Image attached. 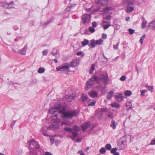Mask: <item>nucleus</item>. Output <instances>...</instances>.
<instances>
[{"label": "nucleus", "instance_id": "obj_27", "mask_svg": "<svg viewBox=\"0 0 155 155\" xmlns=\"http://www.w3.org/2000/svg\"><path fill=\"white\" fill-rule=\"evenodd\" d=\"M113 92L112 91H109L107 94V97L108 99H110L112 97L113 95Z\"/></svg>", "mask_w": 155, "mask_h": 155}, {"label": "nucleus", "instance_id": "obj_47", "mask_svg": "<svg viewBox=\"0 0 155 155\" xmlns=\"http://www.w3.org/2000/svg\"><path fill=\"white\" fill-rule=\"evenodd\" d=\"M126 79V77L125 75L122 76L120 78V80L122 81H124Z\"/></svg>", "mask_w": 155, "mask_h": 155}, {"label": "nucleus", "instance_id": "obj_49", "mask_svg": "<svg viewBox=\"0 0 155 155\" xmlns=\"http://www.w3.org/2000/svg\"><path fill=\"white\" fill-rule=\"evenodd\" d=\"M6 2H0V6L4 7L5 8V4Z\"/></svg>", "mask_w": 155, "mask_h": 155}, {"label": "nucleus", "instance_id": "obj_61", "mask_svg": "<svg viewBox=\"0 0 155 155\" xmlns=\"http://www.w3.org/2000/svg\"><path fill=\"white\" fill-rule=\"evenodd\" d=\"M13 28L15 30H17L18 28V26L16 25H15L13 26Z\"/></svg>", "mask_w": 155, "mask_h": 155}, {"label": "nucleus", "instance_id": "obj_10", "mask_svg": "<svg viewBox=\"0 0 155 155\" xmlns=\"http://www.w3.org/2000/svg\"><path fill=\"white\" fill-rule=\"evenodd\" d=\"M88 94L91 98H95L98 97L97 93L95 91H91L88 93Z\"/></svg>", "mask_w": 155, "mask_h": 155}, {"label": "nucleus", "instance_id": "obj_58", "mask_svg": "<svg viewBox=\"0 0 155 155\" xmlns=\"http://www.w3.org/2000/svg\"><path fill=\"white\" fill-rule=\"evenodd\" d=\"M120 26L119 25L116 24L115 25V28L116 29H118L120 28Z\"/></svg>", "mask_w": 155, "mask_h": 155}, {"label": "nucleus", "instance_id": "obj_1", "mask_svg": "<svg viewBox=\"0 0 155 155\" xmlns=\"http://www.w3.org/2000/svg\"><path fill=\"white\" fill-rule=\"evenodd\" d=\"M63 115L64 118L71 119L76 116V113L75 110H68L63 112Z\"/></svg>", "mask_w": 155, "mask_h": 155}, {"label": "nucleus", "instance_id": "obj_26", "mask_svg": "<svg viewBox=\"0 0 155 155\" xmlns=\"http://www.w3.org/2000/svg\"><path fill=\"white\" fill-rule=\"evenodd\" d=\"M40 154H41V153H39L38 152H36V153H35V151H34V150H30V155H40Z\"/></svg>", "mask_w": 155, "mask_h": 155}, {"label": "nucleus", "instance_id": "obj_43", "mask_svg": "<svg viewBox=\"0 0 155 155\" xmlns=\"http://www.w3.org/2000/svg\"><path fill=\"white\" fill-rule=\"evenodd\" d=\"M128 31L129 32L130 34L131 35L134 33L135 31L132 28H129L128 29Z\"/></svg>", "mask_w": 155, "mask_h": 155}, {"label": "nucleus", "instance_id": "obj_40", "mask_svg": "<svg viewBox=\"0 0 155 155\" xmlns=\"http://www.w3.org/2000/svg\"><path fill=\"white\" fill-rule=\"evenodd\" d=\"M64 130L65 131H67L68 132H72L73 131L71 128L68 127L65 128Z\"/></svg>", "mask_w": 155, "mask_h": 155}, {"label": "nucleus", "instance_id": "obj_11", "mask_svg": "<svg viewBox=\"0 0 155 155\" xmlns=\"http://www.w3.org/2000/svg\"><path fill=\"white\" fill-rule=\"evenodd\" d=\"M27 48V47L25 45L23 48L19 50L18 51V53L21 55H25L26 54Z\"/></svg>", "mask_w": 155, "mask_h": 155}, {"label": "nucleus", "instance_id": "obj_50", "mask_svg": "<svg viewBox=\"0 0 155 155\" xmlns=\"http://www.w3.org/2000/svg\"><path fill=\"white\" fill-rule=\"evenodd\" d=\"M107 117L112 119H113L114 117L113 114V113H111L107 115Z\"/></svg>", "mask_w": 155, "mask_h": 155}, {"label": "nucleus", "instance_id": "obj_38", "mask_svg": "<svg viewBox=\"0 0 155 155\" xmlns=\"http://www.w3.org/2000/svg\"><path fill=\"white\" fill-rule=\"evenodd\" d=\"M145 87L148 89L150 91H151V92L152 91V90H153V87L152 86H149L148 85H146V86H145Z\"/></svg>", "mask_w": 155, "mask_h": 155}, {"label": "nucleus", "instance_id": "obj_52", "mask_svg": "<svg viewBox=\"0 0 155 155\" xmlns=\"http://www.w3.org/2000/svg\"><path fill=\"white\" fill-rule=\"evenodd\" d=\"M47 53H48L47 50L46 49L45 50H44L42 51L43 55H46L47 54Z\"/></svg>", "mask_w": 155, "mask_h": 155}, {"label": "nucleus", "instance_id": "obj_2", "mask_svg": "<svg viewBox=\"0 0 155 155\" xmlns=\"http://www.w3.org/2000/svg\"><path fill=\"white\" fill-rule=\"evenodd\" d=\"M61 107L60 104H56L54 107H52L51 109L49 110V112L51 113L53 116H55L57 117L58 115V112L56 110H59L60 109Z\"/></svg>", "mask_w": 155, "mask_h": 155}, {"label": "nucleus", "instance_id": "obj_33", "mask_svg": "<svg viewBox=\"0 0 155 155\" xmlns=\"http://www.w3.org/2000/svg\"><path fill=\"white\" fill-rule=\"evenodd\" d=\"M45 70V69L44 68H41L38 69V72L39 73H42L44 72Z\"/></svg>", "mask_w": 155, "mask_h": 155}, {"label": "nucleus", "instance_id": "obj_13", "mask_svg": "<svg viewBox=\"0 0 155 155\" xmlns=\"http://www.w3.org/2000/svg\"><path fill=\"white\" fill-rule=\"evenodd\" d=\"M96 41L94 39H92L90 41V43L88 46L90 48H94L96 46Z\"/></svg>", "mask_w": 155, "mask_h": 155}, {"label": "nucleus", "instance_id": "obj_54", "mask_svg": "<svg viewBox=\"0 0 155 155\" xmlns=\"http://www.w3.org/2000/svg\"><path fill=\"white\" fill-rule=\"evenodd\" d=\"M150 144L152 145L155 144V138L151 141Z\"/></svg>", "mask_w": 155, "mask_h": 155}, {"label": "nucleus", "instance_id": "obj_7", "mask_svg": "<svg viewBox=\"0 0 155 155\" xmlns=\"http://www.w3.org/2000/svg\"><path fill=\"white\" fill-rule=\"evenodd\" d=\"M99 79H100L104 82V84L107 85L109 84L108 79L109 78L107 74H102L100 76Z\"/></svg>", "mask_w": 155, "mask_h": 155}, {"label": "nucleus", "instance_id": "obj_55", "mask_svg": "<svg viewBox=\"0 0 155 155\" xmlns=\"http://www.w3.org/2000/svg\"><path fill=\"white\" fill-rule=\"evenodd\" d=\"M92 25L93 27H95L97 25V23L96 22L94 21L92 23Z\"/></svg>", "mask_w": 155, "mask_h": 155}, {"label": "nucleus", "instance_id": "obj_5", "mask_svg": "<svg viewBox=\"0 0 155 155\" xmlns=\"http://www.w3.org/2000/svg\"><path fill=\"white\" fill-rule=\"evenodd\" d=\"M56 69L57 71H68L69 69V64L67 63H65L62 65L57 67Z\"/></svg>", "mask_w": 155, "mask_h": 155}, {"label": "nucleus", "instance_id": "obj_57", "mask_svg": "<svg viewBox=\"0 0 155 155\" xmlns=\"http://www.w3.org/2000/svg\"><path fill=\"white\" fill-rule=\"evenodd\" d=\"M147 91L146 90H143L141 92V94L142 96H143L145 95V93Z\"/></svg>", "mask_w": 155, "mask_h": 155}, {"label": "nucleus", "instance_id": "obj_6", "mask_svg": "<svg viewBox=\"0 0 155 155\" xmlns=\"http://www.w3.org/2000/svg\"><path fill=\"white\" fill-rule=\"evenodd\" d=\"M91 19V15L90 14H85L83 15L82 21L83 23L85 24L90 22Z\"/></svg>", "mask_w": 155, "mask_h": 155}, {"label": "nucleus", "instance_id": "obj_19", "mask_svg": "<svg viewBox=\"0 0 155 155\" xmlns=\"http://www.w3.org/2000/svg\"><path fill=\"white\" fill-rule=\"evenodd\" d=\"M117 124V123H116L114 120H112L111 122L110 126L112 127L113 129H114L116 128V126Z\"/></svg>", "mask_w": 155, "mask_h": 155}, {"label": "nucleus", "instance_id": "obj_20", "mask_svg": "<svg viewBox=\"0 0 155 155\" xmlns=\"http://www.w3.org/2000/svg\"><path fill=\"white\" fill-rule=\"evenodd\" d=\"M147 23V21L143 17L142 18V24L141 27L144 29L146 27V25Z\"/></svg>", "mask_w": 155, "mask_h": 155}, {"label": "nucleus", "instance_id": "obj_28", "mask_svg": "<svg viewBox=\"0 0 155 155\" xmlns=\"http://www.w3.org/2000/svg\"><path fill=\"white\" fill-rule=\"evenodd\" d=\"M73 129L74 130L76 131L77 132H78L80 130V127L76 125H74L73 127Z\"/></svg>", "mask_w": 155, "mask_h": 155}, {"label": "nucleus", "instance_id": "obj_9", "mask_svg": "<svg viewBox=\"0 0 155 155\" xmlns=\"http://www.w3.org/2000/svg\"><path fill=\"white\" fill-rule=\"evenodd\" d=\"M90 125V122L88 121L84 123L81 126V127L82 130L84 131L89 127Z\"/></svg>", "mask_w": 155, "mask_h": 155}, {"label": "nucleus", "instance_id": "obj_48", "mask_svg": "<svg viewBox=\"0 0 155 155\" xmlns=\"http://www.w3.org/2000/svg\"><path fill=\"white\" fill-rule=\"evenodd\" d=\"M111 16L110 15H107L104 19H106L107 20H110V19Z\"/></svg>", "mask_w": 155, "mask_h": 155}, {"label": "nucleus", "instance_id": "obj_4", "mask_svg": "<svg viewBox=\"0 0 155 155\" xmlns=\"http://www.w3.org/2000/svg\"><path fill=\"white\" fill-rule=\"evenodd\" d=\"M29 144L30 148L34 150L35 149H38L39 148V145L38 142L33 139L29 141Z\"/></svg>", "mask_w": 155, "mask_h": 155}, {"label": "nucleus", "instance_id": "obj_22", "mask_svg": "<svg viewBox=\"0 0 155 155\" xmlns=\"http://www.w3.org/2000/svg\"><path fill=\"white\" fill-rule=\"evenodd\" d=\"M149 25L151 28H155V19L150 23Z\"/></svg>", "mask_w": 155, "mask_h": 155}, {"label": "nucleus", "instance_id": "obj_30", "mask_svg": "<svg viewBox=\"0 0 155 155\" xmlns=\"http://www.w3.org/2000/svg\"><path fill=\"white\" fill-rule=\"evenodd\" d=\"M95 65L94 64H93L91 66V68L89 71V74H91L93 73V71L94 70Z\"/></svg>", "mask_w": 155, "mask_h": 155}, {"label": "nucleus", "instance_id": "obj_46", "mask_svg": "<svg viewBox=\"0 0 155 155\" xmlns=\"http://www.w3.org/2000/svg\"><path fill=\"white\" fill-rule=\"evenodd\" d=\"M52 20V19H51L50 20L48 21L47 22L43 24V26H46L47 25H48V24H49L51 22V21Z\"/></svg>", "mask_w": 155, "mask_h": 155}, {"label": "nucleus", "instance_id": "obj_53", "mask_svg": "<svg viewBox=\"0 0 155 155\" xmlns=\"http://www.w3.org/2000/svg\"><path fill=\"white\" fill-rule=\"evenodd\" d=\"M76 5V4H70L68 6L70 8H71L72 7H74Z\"/></svg>", "mask_w": 155, "mask_h": 155}, {"label": "nucleus", "instance_id": "obj_25", "mask_svg": "<svg viewBox=\"0 0 155 155\" xmlns=\"http://www.w3.org/2000/svg\"><path fill=\"white\" fill-rule=\"evenodd\" d=\"M126 10L127 12L130 13L134 10V8L133 6L127 7Z\"/></svg>", "mask_w": 155, "mask_h": 155}, {"label": "nucleus", "instance_id": "obj_59", "mask_svg": "<svg viewBox=\"0 0 155 155\" xmlns=\"http://www.w3.org/2000/svg\"><path fill=\"white\" fill-rule=\"evenodd\" d=\"M107 35L106 34L103 33L102 35V38L104 39H106L107 38Z\"/></svg>", "mask_w": 155, "mask_h": 155}, {"label": "nucleus", "instance_id": "obj_41", "mask_svg": "<svg viewBox=\"0 0 155 155\" xmlns=\"http://www.w3.org/2000/svg\"><path fill=\"white\" fill-rule=\"evenodd\" d=\"M88 29L91 33H93L95 31V29L93 27H89Z\"/></svg>", "mask_w": 155, "mask_h": 155}, {"label": "nucleus", "instance_id": "obj_45", "mask_svg": "<svg viewBox=\"0 0 155 155\" xmlns=\"http://www.w3.org/2000/svg\"><path fill=\"white\" fill-rule=\"evenodd\" d=\"M119 45V42L117 43L116 45H113V48L114 50H116L118 48V46Z\"/></svg>", "mask_w": 155, "mask_h": 155}, {"label": "nucleus", "instance_id": "obj_23", "mask_svg": "<svg viewBox=\"0 0 155 155\" xmlns=\"http://www.w3.org/2000/svg\"><path fill=\"white\" fill-rule=\"evenodd\" d=\"M89 41L85 39H84V41L82 42L81 45L83 46H85L88 44Z\"/></svg>", "mask_w": 155, "mask_h": 155}, {"label": "nucleus", "instance_id": "obj_60", "mask_svg": "<svg viewBox=\"0 0 155 155\" xmlns=\"http://www.w3.org/2000/svg\"><path fill=\"white\" fill-rule=\"evenodd\" d=\"M61 124L62 126H63L64 125H67L68 124V123L67 122H65V121H64V122H62L61 123Z\"/></svg>", "mask_w": 155, "mask_h": 155}, {"label": "nucleus", "instance_id": "obj_51", "mask_svg": "<svg viewBox=\"0 0 155 155\" xmlns=\"http://www.w3.org/2000/svg\"><path fill=\"white\" fill-rule=\"evenodd\" d=\"M16 122V120H13L12 122V123L10 125V127H11V128H13V127L14 126V125L15 124Z\"/></svg>", "mask_w": 155, "mask_h": 155}, {"label": "nucleus", "instance_id": "obj_35", "mask_svg": "<svg viewBox=\"0 0 155 155\" xmlns=\"http://www.w3.org/2000/svg\"><path fill=\"white\" fill-rule=\"evenodd\" d=\"M107 111V108H102L100 109V111L102 112L101 113L100 116L101 117L102 116L103 112H105Z\"/></svg>", "mask_w": 155, "mask_h": 155}, {"label": "nucleus", "instance_id": "obj_39", "mask_svg": "<svg viewBox=\"0 0 155 155\" xmlns=\"http://www.w3.org/2000/svg\"><path fill=\"white\" fill-rule=\"evenodd\" d=\"M105 148L108 150H110L111 149V147L110 143H108L106 145Z\"/></svg>", "mask_w": 155, "mask_h": 155}, {"label": "nucleus", "instance_id": "obj_16", "mask_svg": "<svg viewBox=\"0 0 155 155\" xmlns=\"http://www.w3.org/2000/svg\"><path fill=\"white\" fill-rule=\"evenodd\" d=\"M71 133L72 135L70 136V137L71 138L72 140H74L75 138L78 137V134L77 132H74L73 131Z\"/></svg>", "mask_w": 155, "mask_h": 155}, {"label": "nucleus", "instance_id": "obj_37", "mask_svg": "<svg viewBox=\"0 0 155 155\" xmlns=\"http://www.w3.org/2000/svg\"><path fill=\"white\" fill-rule=\"evenodd\" d=\"M145 35H143L140 38V43L142 44H143V41L145 38Z\"/></svg>", "mask_w": 155, "mask_h": 155}, {"label": "nucleus", "instance_id": "obj_24", "mask_svg": "<svg viewBox=\"0 0 155 155\" xmlns=\"http://www.w3.org/2000/svg\"><path fill=\"white\" fill-rule=\"evenodd\" d=\"M96 103L95 101H88L87 102V104L88 106H94Z\"/></svg>", "mask_w": 155, "mask_h": 155}, {"label": "nucleus", "instance_id": "obj_64", "mask_svg": "<svg viewBox=\"0 0 155 155\" xmlns=\"http://www.w3.org/2000/svg\"><path fill=\"white\" fill-rule=\"evenodd\" d=\"M45 155H52L51 153L48 152H46L45 153Z\"/></svg>", "mask_w": 155, "mask_h": 155}, {"label": "nucleus", "instance_id": "obj_56", "mask_svg": "<svg viewBox=\"0 0 155 155\" xmlns=\"http://www.w3.org/2000/svg\"><path fill=\"white\" fill-rule=\"evenodd\" d=\"M78 154H80V155H85L84 154L83 152L81 150H79V151H78Z\"/></svg>", "mask_w": 155, "mask_h": 155}, {"label": "nucleus", "instance_id": "obj_34", "mask_svg": "<svg viewBox=\"0 0 155 155\" xmlns=\"http://www.w3.org/2000/svg\"><path fill=\"white\" fill-rule=\"evenodd\" d=\"M106 150L105 148L104 147H102L100 150L99 152L101 154H104L106 152Z\"/></svg>", "mask_w": 155, "mask_h": 155}, {"label": "nucleus", "instance_id": "obj_14", "mask_svg": "<svg viewBox=\"0 0 155 155\" xmlns=\"http://www.w3.org/2000/svg\"><path fill=\"white\" fill-rule=\"evenodd\" d=\"M5 8H12L14 5V3L12 1L10 2L9 3H6Z\"/></svg>", "mask_w": 155, "mask_h": 155}, {"label": "nucleus", "instance_id": "obj_62", "mask_svg": "<svg viewBox=\"0 0 155 155\" xmlns=\"http://www.w3.org/2000/svg\"><path fill=\"white\" fill-rule=\"evenodd\" d=\"M50 141L51 143V144H52L54 143V138H50Z\"/></svg>", "mask_w": 155, "mask_h": 155}, {"label": "nucleus", "instance_id": "obj_31", "mask_svg": "<svg viewBox=\"0 0 155 155\" xmlns=\"http://www.w3.org/2000/svg\"><path fill=\"white\" fill-rule=\"evenodd\" d=\"M131 94V92L130 91L127 90L124 92V94L127 96H130Z\"/></svg>", "mask_w": 155, "mask_h": 155}, {"label": "nucleus", "instance_id": "obj_36", "mask_svg": "<svg viewBox=\"0 0 155 155\" xmlns=\"http://www.w3.org/2000/svg\"><path fill=\"white\" fill-rule=\"evenodd\" d=\"M68 97L67 101L69 102H71L74 98V96L73 95H70Z\"/></svg>", "mask_w": 155, "mask_h": 155}, {"label": "nucleus", "instance_id": "obj_8", "mask_svg": "<svg viewBox=\"0 0 155 155\" xmlns=\"http://www.w3.org/2000/svg\"><path fill=\"white\" fill-rule=\"evenodd\" d=\"M114 97L119 101H121L124 98L123 94L120 93H116L114 95Z\"/></svg>", "mask_w": 155, "mask_h": 155}, {"label": "nucleus", "instance_id": "obj_3", "mask_svg": "<svg viewBox=\"0 0 155 155\" xmlns=\"http://www.w3.org/2000/svg\"><path fill=\"white\" fill-rule=\"evenodd\" d=\"M93 79L97 83H98L99 82V77L96 75H93L92 78H91L89 81L87 82L86 87L87 89H90L94 83V81H93Z\"/></svg>", "mask_w": 155, "mask_h": 155}, {"label": "nucleus", "instance_id": "obj_44", "mask_svg": "<svg viewBox=\"0 0 155 155\" xmlns=\"http://www.w3.org/2000/svg\"><path fill=\"white\" fill-rule=\"evenodd\" d=\"M110 26V23L107 24L106 25L103 26V28L104 30H106Z\"/></svg>", "mask_w": 155, "mask_h": 155}, {"label": "nucleus", "instance_id": "obj_15", "mask_svg": "<svg viewBox=\"0 0 155 155\" xmlns=\"http://www.w3.org/2000/svg\"><path fill=\"white\" fill-rule=\"evenodd\" d=\"M53 55L55 56L56 58L59 57V54L57 51V50L55 48H54L52 52Z\"/></svg>", "mask_w": 155, "mask_h": 155}, {"label": "nucleus", "instance_id": "obj_32", "mask_svg": "<svg viewBox=\"0 0 155 155\" xmlns=\"http://www.w3.org/2000/svg\"><path fill=\"white\" fill-rule=\"evenodd\" d=\"M103 41L102 39H100L96 41V45H101Z\"/></svg>", "mask_w": 155, "mask_h": 155}, {"label": "nucleus", "instance_id": "obj_18", "mask_svg": "<svg viewBox=\"0 0 155 155\" xmlns=\"http://www.w3.org/2000/svg\"><path fill=\"white\" fill-rule=\"evenodd\" d=\"M88 97L87 95V94H83L81 96V101L83 102H84L86 100H87L88 99Z\"/></svg>", "mask_w": 155, "mask_h": 155}, {"label": "nucleus", "instance_id": "obj_42", "mask_svg": "<svg viewBox=\"0 0 155 155\" xmlns=\"http://www.w3.org/2000/svg\"><path fill=\"white\" fill-rule=\"evenodd\" d=\"M117 150V148H113L112 149H111L110 151V153H114L116 152V151Z\"/></svg>", "mask_w": 155, "mask_h": 155}, {"label": "nucleus", "instance_id": "obj_29", "mask_svg": "<svg viewBox=\"0 0 155 155\" xmlns=\"http://www.w3.org/2000/svg\"><path fill=\"white\" fill-rule=\"evenodd\" d=\"M111 106L113 107L118 108L120 107V105L117 103H114L111 104Z\"/></svg>", "mask_w": 155, "mask_h": 155}, {"label": "nucleus", "instance_id": "obj_17", "mask_svg": "<svg viewBox=\"0 0 155 155\" xmlns=\"http://www.w3.org/2000/svg\"><path fill=\"white\" fill-rule=\"evenodd\" d=\"M98 3H100L102 6H106L107 5L108 1L107 0H100Z\"/></svg>", "mask_w": 155, "mask_h": 155}, {"label": "nucleus", "instance_id": "obj_21", "mask_svg": "<svg viewBox=\"0 0 155 155\" xmlns=\"http://www.w3.org/2000/svg\"><path fill=\"white\" fill-rule=\"evenodd\" d=\"M78 65V63L76 60H74L72 61L71 63L70 64H69V67H76Z\"/></svg>", "mask_w": 155, "mask_h": 155}, {"label": "nucleus", "instance_id": "obj_63", "mask_svg": "<svg viewBox=\"0 0 155 155\" xmlns=\"http://www.w3.org/2000/svg\"><path fill=\"white\" fill-rule=\"evenodd\" d=\"M100 7H97V8L94 10L95 12H97L100 9Z\"/></svg>", "mask_w": 155, "mask_h": 155}, {"label": "nucleus", "instance_id": "obj_12", "mask_svg": "<svg viewBox=\"0 0 155 155\" xmlns=\"http://www.w3.org/2000/svg\"><path fill=\"white\" fill-rule=\"evenodd\" d=\"M113 8H114L113 6H107L104 8L103 11L104 14H107L108 12L109 11L112 10Z\"/></svg>", "mask_w": 155, "mask_h": 155}]
</instances>
